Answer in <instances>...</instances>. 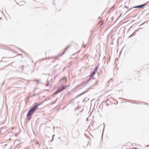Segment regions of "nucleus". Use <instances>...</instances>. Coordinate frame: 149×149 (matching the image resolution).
I'll use <instances>...</instances> for the list:
<instances>
[{
  "label": "nucleus",
  "mask_w": 149,
  "mask_h": 149,
  "mask_svg": "<svg viewBox=\"0 0 149 149\" xmlns=\"http://www.w3.org/2000/svg\"><path fill=\"white\" fill-rule=\"evenodd\" d=\"M60 81L61 82V83L63 82L64 83L65 82H66V80L65 78H63L60 80Z\"/></svg>",
  "instance_id": "nucleus-8"
},
{
  "label": "nucleus",
  "mask_w": 149,
  "mask_h": 149,
  "mask_svg": "<svg viewBox=\"0 0 149 149\" xmlns=\"http://www.w3.org/2000/svg\"><path fill=\"white\" fill-rule=\"evenodd\" d=\"M107 102V100H104L103 101V102H102V104H103L104 103L105 104Z\"/></svg>",
  "instance_id": "nucleus-17"
},
{
  "label": "nucleus",
  "mask_w": 149,
  "mask_h": 149,
  "mask_svg": "<svg viewBox=\"0 0 149 149\" xmlns=\"http://www.w3.org/2000/svg\"><path fill=\"white\" fill-rule=\"evenodd\" d=\"M142 29V28H141V27L139 28L138 29Z\"/></svg>",
  "instance_id": "nucleus-36"
},
{
  "label": "nucleus",
  "mask_w": 149,
  "mask_h": 149,
  "mask_svg": "<svg viewBox=\"0 0 149 149\" xmlns=\"http://www.w3.org/2000/svg\"><path fill=\"white\" fill-rule=\"evenodd\" d=\"M39 142L38 141H36V144H39Z\"/></svg>",
  "instance_id": "nucleus-24"
},
{
  "label": "nucleus",
  "mask_w": 149,
  "mask_h": 149,
  "mask_svg": "<svg viewBox=\"0 0 149 149\" xmlns=\"http://www.w3.org/2000/svg\"><path fill=\"white\" fill-rule=\"evenodd\" d=\"M48 100V99H45V100L43 102H41V103H43V102H44L45 101H46V100Z\"/></svg>",
  "instance_id": "nucleus-25"
},
{
  "label": "nucleus",
  "mask_w": 149,
  "mask_h": 149,
  "mask_svg": "<svg viewBox=\"0 0 149 149\" xmlns=\"http://www.w3.org/2000/svg\"><path fill=\"white\" fill-rule=\"evenodd\" d=\"M45 85L46 86H49V84H46Z\"/></svg>",
  "instance_id": "nucleus-26"
},
{
  "label": "nucleus",
  "mask_w": 149,
  "mask_h": 149,
  "mask_svg": "<svg viewBox=\"0 0 149 149\" xmlns=\"http://www.w3.org/2000/svg\"><path fill=\"white\" fill-rule=\"evenodd\" d=\"M19 50L20 51H22V52H23V51L22 50H21V49H19Z\"/></svg>",
  "instance_id": "nucleus-29"
},
{
  "label": "nucleus",
  "mask_w": 149,
  "mask_h": 149,
  "mask_svg": "<svg viewBox=\"0 0 149 149\" xmlns=\"http://www.w3.org/2000/svg\"><path fill=\"white\" fill-rule=\"evenodd\" d=\"M54 135H53V136H54Z\"/></svg>",
  "instance_id": "nucleus-42"
},
{
  "label": "nucleus",
  "mask_w": 149,
  "mask_h": 149,
  "mask_svg": "<svg viewBox=\"0 0 149 149\" xmlns=\"http://www.w3.org/2000/svg\"><path fill=\"white\" fill-rule=\"evenodd\" d=\"M18 55H20V56H22V54H18Z\"/></svg>",
  "instance_id": "nucleus-30"
},
{
  "label": "nucleus",
  "mask_w": 149,
  "mask_h": 149,
  "mask_svg": "<svg viewBox=\"0 0 149 149\" xmlns=\"http://www.w3.org/2000/svg\"><path fill=\"white\" fill-rule=\"evenodd\" d=\"M60 74V73H59L58 74H56V75L55 76H54V78L55 79L56 77H57L58 76V75H59V74Z\"/></svg>",
  "instance_id": "nucleus-19"
},
{
  "label": "nucleus",
  "mask_w": 149,
  "mask_h": 149,
  "mask_svg": "<svg viewBox=\"0 0 149 149\" xmlns=\"http://www.w3.org/2000/svg\"><path fill=\"white\" fill-rule=\"evenodd\" d=\"M119 17H118L117 18V19H118V18H119Z\"/></svg>",
  "instance_id": "nucleus-38"
},
{
  "label": "nucleus",
  "mask_w": 149,
  "mask_h": 149,
  "mask_svg": "<svg viewBox=\"0 0 149 149\" xmlns=\"http://www.w3.org/2000/svg\"><path fill=\"white\" fill-rule=\"evenodd\" d=\"M146 22H143V23H142L139 26H142Z\"/></svg>",
  "instance_id": "nucleus-21"
},
{
  "label": "nucleus",
  "mask_w": 149,
  "mask_h": 149,
  "mask_svg": "<svg viewBox=\"0 0 149 149\" xmlns=\"http://www.w3.org/2000/svg\"><path fill=\"white\" fill-rule=\"evenodd\" d=\"M121 53V52L120 53V54H119V56H120V54Z\"/></svg>",
  "instance_id": "nucleus-40"
},
{
  "label": "nucleus",
  "mask_w": 149,
  "mask_h": 149,
  "mask_svg": "<svg viewBox=\"0 0 149 149\" xmlns=\"http://www.w3.org/2000/svg\"><path fill=\"white\" fill-rule=\"evenodd\" d=\"M56 67H57V68H58V69H60V68H61V67H60V65H55L54 67V68H53V69H54V73H55V71L56 70H55V68H56Z\"/></svg>",
  "instance_id": "nucleus-7"
},
{
  "label": "nucleus",
  "mask_w": 149,
  "mask_h": 149,
  "mask_svg": "<svg viewBox=\"0 0 149 149\" xmlns=\"http://www.w3.org/2000/svg\"><path fill=\"white\" fill-rule=\"evenodd\" d=\"M135 34H136V33H135L134 32L133 33H132L129 37L128 38H130L131 37H133L135 35Z\"/></svg>",
  "instance_id": "nucleus-15"
},
{
  "label": "nucleus",
  "mask_w": 149,
  "mask_h": 149,
  "mask_svg": "<svg viewBox=\"0 0 149 149\" xmlns=\"http://www.w3.org/2000/svg\"><path fill=\"white\" fill-rule=\"evenodd\" d=\"M66 51H65V50L61 54V56L63 55L65 53V52Z\"/></svg>",
  "instance_id": "nucleus-20"
},
{
  "label": "nucleus",
  "mask_w": 149,
  "mask_h": 149,
  "mask_svg": "<svg viewBox=\"0 0 149 149\" xmlns=\"http://www.w3.org/2000/svg\"><path fill=\"white\" fill-rule=\"evenodd\" d=\"M98 81L96 80L95 78H92L91 83L93 85L96 84L98 83Z\"/></svg>",
  "instance_id": "nucleus-4"
},
{
  "label": "nucleus",
  "mask_w": 149,
  "mask_h": 149,
  "mask_svg": "<svg viewBox=\"0 0 149 149\" xmlns=\"http://www.w3.org/2000/svg\"><path fill=\"white\" fill-rule=\"evenodd\" d=\"M149 146L148 145H147V147H148Z\"/></svg>",
  "instance_id": "nucleus-39"
},
{
  "label": "nucleus",
  "mask_w": 149,
  "mask_h": 149,
  "mask_svg": "<svg viewBox=\"0 0 149 149\" xmlns=\"http://www.w3.org/2000/svg\"><path fill=\"white\" fill-rule=\"evenodd\" d=\"M79 109V107H76L74 109L75 111H76Z\"/></svg>",
  "instance_id": "nucleus-22"
},
{
  "label": "nucleus",
  "mask_w": 149,
  "mask_h": 149,
  "mask_svg": "<svg viewBox=\"0 0 149 149\" xmlns=\"http://www.w3.org/2000/svg\"><path fill=\"white\" fill-rule=\"evenodd\" d=\"M68 86H63V88L60 89L62 91L63 90L65 89Z\"/></svg>",
  "instance_id": "nucleus-13"
},
{
  "label": "nucleus",
  "mask_w": 149,
  "mask_h": 149,
  "mask_svg": "<svg viewBox=\"0 0 149 149\" xmlns=\"http://www.w3.org/2000/svg\"><path fill=\"white\" fill-rule=\"evenodd\" d=\"M61 92V90L60 88L58 89L53 94V95H55L57 94L60 92Z\"/></svg>",
  "instance_id": "nucleus-5"
},
{
  "label": "nucleus",
  "mask_w": 149,
  "mask_h": 149,
  "mask_svg": "<svg viewBox=\"0 0 149 149\" xmlns=\"http://www.w3.org/2000/svg\"><path fill=\"white\" fill-rule=\"evenodd\" d=\"M95 73L94 72V71L91 72L90 75V77H91V78H93Z\"/></svg>",
  "instance_id": "nucleus-11"
},
{
  "label": "nucleus",
  "mask_w": 149,
  "mask_h": 149,
  "mask_svg": "<svg viewBox=\"0 0 149 149\" xmlns=\"http://www.w3.org/2000/svg\"><path fill=\"white\" fill-rule=\"evenodd\" d=\"M87 91H88V90H87L84 91V92H83L82 93H81L80 94L77 95L76 97H78L80 96H81V95H83V94H84V93H86Z\"/></svg>",
  "instance_id": "nucleus-10"
},
{
  "label": "nucleus",
  "mask_w": 149,
  "mask_h": 149,
  "mask_svg": "<svg viewBox=\"0 0 149 149\" xmlns=\"http://www.w3.org/2000/svg\"><path fill=\"white\" fill-rule=\"evenodd\" d=\"M109 82V81H108V82Z\"/></svg>",
  "instance_id": "nucleus-43"
},
{
  "label": "nucleus",
  "mask_w": 149,
  "mask_h": 149,
  "mask_svg": "<svg viewBox=\"0 0 149 149\" xmlns=\"http://www.w3.org/2000/svg\"><path fill=\"white\" fill-rule=\"evenodd\" d=\"M4 82H3V83H2V85H3L4 84Z\"/></svg>",
  "instance_id": "nucleus-34"
},
{
  "label": "nucleus",
  "mask_w": 149,
  "mask_h": 149,
  "mask_svg": "<svg viewBox=\"0 0 149 149\" xmlns=\"http://www.w3.org/2000/svg\"><path fill=\"white\" fill-rule=\"evenodd\" d=\"M58 99V98H57V99L54 102H52V103H53V104H54V103H55L56 102V100H57V99Z\"/></svg>",
  "instance_id": "nucleus-23"
},
{
  "label": "nucleus",
  "mask_w": 149,
  "mask_h": 149,
  "mask_svg": "<svg viewBox=\"0 0 149 149\" xmlns=\"http://www.w3.org/2000/svg\"><path fill=\"white\" fill-rule=\"evenodd\" d=\"M65 68H66V67H65V68L63 69V70H62V71H64V70H65Z\"/></svg>",
  "instance_id": "nucleus-28"
},
{
  "label": "nucleus",
  "mask_w": 149,
  "mask_h": 149,
  "mask_svg": "<svg viewBox=\"0 0 149 149\" xmlns=\"http://www.w3.org/2000/svg\"><path fill=\"white\" fill-rule=\"evenodd\" d=\"M86 98V97H85V98H84V101H83V102H84L85 100V99Z\"/></svg>",
  "instance_id": "nucleus-32"
},
{
  "label": "nucleus",
  "mask_w": 149,
  "mask_h": 149,
  "mask_svg": "<svg viewBox=\"0 0 149 149\" xmlns=\"http://www.w3.org/2000/svg\"><path fill=\"white\" fill-rule=\"evenodd\" d=\"M148 3H149V1L144 4H142V6L143 8V7L144 6H146L148 4Z\"/></svg>",
  "instance_id": "nucleus-14"
},
{
  "label": "nucleus",
  "mask_w": 149,
  "mask_h": 149,
  "mask_svg": "<svg viewBox=\"0 0 149 149\" xmlns=\"http://www.w3.org/2000/svg\"><path fill=\"white\" fill-rule=\"evenodd\" d=\"M25 3H26V2H25V1H22L19 2V5H20V6H22V5H24V4H25Z\"/></svg>",
  "instance_id": "nucleus-12"
},
{
  "label": "nucleus",
  "mask_w": 149,
  "mask_h": 149,
  "mask_svg": "<svg viewBox=\"0 0 149 149\" xmlns=\"http://www.w3.org/2000/svg\"><path fill=\"white\" fill-rule=\"evenodd\" d=\"M134 149H138L136 148H134Z\"/></svg>",
  "instance_id": "nucleus-35"
},
{
  "label": "nucleus",
  "mask_w": 149,
  "mask_h": 149,
  "mask_svg": "<svg viewBox=\"0 0 149 149\" xmlns=\"http://www.w3.org/2000/svg\"><path fill=\"white\" fill-rule=\"evenodd\" d=\"M36 81H37V82H38L39 81V80H36Z\"/></svg>",
  "instance_id": "nucleus-37"
},
{
  "label": "nucleus",
  "mask_w": 149,
  "mask_h": 149,
  "mask_svg": "<svg viewBox=\"0 0 149 149\" xmlns=\"http://www.w3.org/2000/svg\"><path fill=\"white\" fill-rule=\"evenodd\" d=\"M124 7H125V8H127L128 7H127V6H125Z\"/></svg>",
  "instance_id": "nucleus-33"
},
{
  "label": "nucleus",
  "mask_w": 149,
  "mask_h": 149,
  "mask_svg": "<svg viewBox=\"0 0 149 149\" xmlns=\"http://www.w3.org/2000/svg\"><path fill=\"white\" fill-rule=\"evenodd\" d=\"M71 46L70 45H69L68 46L66 47L65 49V51H66Z\"/></svg>",
  "instance_id": "nucleus-18"
},
{
  "label": "nucleus",
  "mask_w": 149,
  "mask_h": 149,
  "mask_svg": "<svg viewBox=\"0 0 149 149\" xmlns=\"http://www.w3.org/2000/svg\"><path fill=\"white\" fill-rule=\"evenodd\" d=\"M41 104V103H36L29 109L26 115V119L28 122L30 120L33 114L37 109L38 106Z\"/></svg>",
  "instance_id": "nucleus-1"
},
{
  "label": "nucleus",
  "mask_w": 149,
  "mask_h": 149,
  "mask_svg": "<svg viewBox=\"0 0 149 149\" xmlns=\"http://www.w3.org/2000/svg\"><path fill=\"white\" fill-rule=\"evenodd\" d=\"M30 97V96H28L25 99V102L26 104H27L29 102V99Z\"/></svg>",
  "instance_id": "nucleus-9"
},
{
  "label": "nucleus",
  "mask_w": 149,
  "mask_h": 149,
  "mask_svg": "<svg viewBox=\"0 0 149 149\" xmlns=\"http://www.w3.org/2000/svg\"><path fill=\"white\" fill-rule=\"evenodd\" d=\"M122 15V14L121 13V14H120V16H119V17H121V16Z\"/></svg>",
  "instance_id": "nucleus-31"
},
{
  "label": "nucleus",
  "mask_w": 149,
  "mask_h": 149,
  "mask_svg": "<svg viewBox=\"0 0 149 149\" xmlns=\"http://www.w3.org/2000/svg\"><path fill=\"white\" fill-rule=\"evenodd\" d=\"M99 67V64L95 68V69L93 71H94V72L95 73H96L97 72V71Z\"/></svg>",
  "instance_id": "nucleus-6"
},
{
  "label": "nucleus",
  "mask_w": 149,
  "mask_h": 149,
  "mask_svg": "<svg viewBox=\"0 0 149 149\" xmlns=\"http://www.w3.org/2000/svg\"><path fill=\"white\" fill-rule=\"evenodd\" d=\"M36 90V89H35L34 90V91H35Z\"/></svg>",
  "instance_id": "nucleus-41"
},
{
  "label": "nucleus",
  "mask_w": 149,
  "mask_h": 149,
  "mask_svg": "<svg viewBox=\"0 0 149 149\" xmlns=\"http://www.w3.org/2000/svg\"><path fill=\"white\" fill-rule=\"evenodd\" d=\"M21 67H22V70H23V67H24V66L23 65H22L21 66H20Z\"/></svg>",
  "instance_id": "nucleus-27"
},
{
  "label": "nucleus",
  "mask_w": 149,
  "mask_h": 149,
  "mask_svg": "<svg viewBox=\"0 0 149 149\" xmlns=\"http://www.w3.org/2000/svg\"><path fill=\"white\" fill-rule=\"evenodd\" d=\"M39 94V93H38L37 94H35L34 93L32 95H31V93H30V95H29V96H31V97H33V96H34L37 95H38Z\"/></svg>",
  "instance_id": "nucleus-16"
},
{
  "label": "nucleus",
  "mask_w": 149,
  "mask_h": 149,
  "mask_svg": "<svg viewBox=\"0 0 149 149\" xmlns=\"http://www.w3.org/2000/svg\"><path fill=\"white\" fill-rule=\"evenodd\" d=\"M142 4L136 6H134L132 8H130L128 11H127L125 13V14L126 15H128V13L129 11L131 9L134 8H142Z\"/></svg>",
  "instance_id": "nucleus-2"
},
{
  "label": "nucleus",
  "mask_w": 149,
  "mask_h": 149,
  "mask_svg": "<svg viewBox=\"0 0 149 149\" xmlns=\"http://www.w3.org/2000/svg\"><path fill=\"white\" fill-rule=\"evenodd\" d=\"M93 78H91V77H90L89 78V79L87 80H85L84 81L82 82V83L79 85L77 87V88H78V87H79L81 86H83L84 85H85V84H87V83H88Z\"/></svg>",
  "instance_id": "nucleus-3"
}]
</instances>
